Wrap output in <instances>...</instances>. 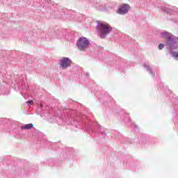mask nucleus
<instances>
[{"instance_id":"1","label":"nucleus","mask_w":178,"mask_h":178,"mask_svg":"<svg viewBox=\"0 0 178 178\" xmlns=\"http://www.w3.org/2000/svg\"><path fill=\"white\" fill-rule=\"evenodd\" d=\"M97 29L100 34V38H106V35L112 31V26L104 22H97Z\"/></svg>"},{"instance_id":"2","label":"nucleus","mask_w":178,"mask_h":178,"mask_svg":"<svg viewBox=\"0 0 178 178\" xmlns=\"http://www.w3.org/2000/svg\"><path fill=\"white\" fill-rule=\"evenodd\" d=\"M90 45V41L86 37H81L78 41L77 47L79 49H84Z\"/></svg>"},{"instance_id":"3","label":"nucleus","mask_w":178,"mask_h":178,"mask_svg":"<svg viewBox=\"0 0 178 178\" xmlns=\"http://www.w3.org/2000/svg\"><path fill=\"white\" fill-rule=\"evenodd\" d=\"M71 65L72 60L69 58L63 57L60 61V67L62 69H67V67H70Z\"/></svg>"},{"instance_id":"4","label":"nucleus","mask_w":178,"mask_h":178,"mask_svg":"<svg viewBox=\"0 0 178 178\" xmlns=\"http://www.w3.org/2000/svg\"><path fill=\"white\" fill-rule=\"evenodd\" d=\"M130 9V6L127 3H123L121 6H120L118 13L119 15H126L127 12H129V10Z\"/></svg>"},{"instance_id":"5","label":"nucleus","mask_w":178,"mask_h":178,"mask_svg":"<svg viewBox=\"0 0 178 178\" xmlns=\"http://www.w3.org/2000/svg\"><path fill=\"white\" fill-rule=\"evenodd\" d=\"M34 127L33 124H26L21 127L22 130H31Z\"/></svg>"},{"instance_id":"6","label":"nucleus","mask_w":178,"mask_h":178,"mask_svg":"<svg viewBox=\"0 0 178 178\" xmlns=\"http://www.w3.org/2000/svg\"><path fill=\"white\" fill-rule=\"evenodd\" d=\"M165 45L163 44V43H161L159 45V49H163Z\"/></svg>"},{"instance_id":"7","label":"nucleus","mask_w":178,"mask_h":178,"mask_svg":"<svg viewBox=\"0 0 178 178\" xmlns=\"http://www.w3.org/2000/svg\"><path fill=\"white\" fill-rule=\"evenodd\" d=\"M26 104H30L31 105H33L34 104V102H33V100L27 101Z\"/></svg>"},{"instance_id":"8","label":"nucleus","mask_w":178,"mask_h":178,"mask_svg":"<svg viewBox=\"0 0 178 178\" xmlns=\"http://www.w3.org/2000/svg\"><path fill=\"white\" fill-rule=\"evenodd\" d=\"M168 40H169L170 41H172V38H170V36H168Z\"/></svg>"},{"instance_id":"9","label":"nucleus","mask_w":178,"mask_h":178,"mask_svg":"<svg viewBox=\"0 0 178 178\" xmlns=\"http://www.w3.org/2000/svg\"><path fill=\"white\" fill-rule=\"evenodd\" d=\"M40 106H42V104H41Z\"/></svg>"}]
</instances>
